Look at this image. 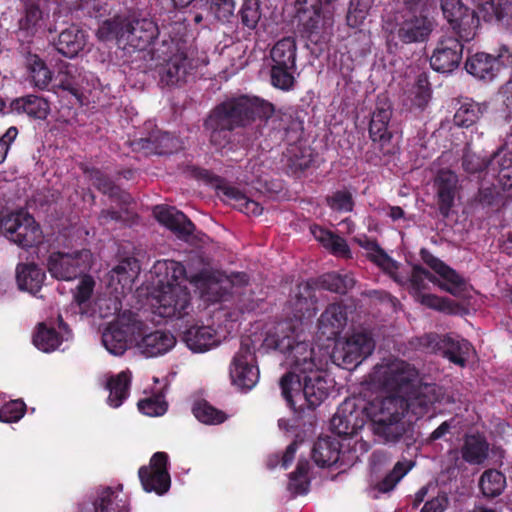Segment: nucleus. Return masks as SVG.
Returning <instances> with one entry per match:
<instances>
[{
  "label": "nucleus",
  "mask_w": 512,
  "mask_h": 512,
  "mask_svg": "<svg viewBox=\"0 0 512 512\" xmlns=\"http://www.w3.org/2000/svg\"><path fill=\"white\" fill-rule=\"evenodd\" d=\"M263 346L285 356L289 370L280 379L281 394L295 412L314 410L328 396L330 383L314 357L312 345L297 332L291 322L278 323L270 330Z\"/></svg>",
  "instance_id": "f257e3e1"
},
{
  "label": "nucleus",
  "mask_w": 512,
  "mask_h": 512,
  "mask_svg": "<svg viewBox=\"0 0 512 512\" xmlns=\"http://www.w3.org/2000/svg\"><path fill=\"white\" fill-rule=\"evenodd\" d=\"M26 412V404L23 400H10L0 408V421L4 423L18 422Z\"/></svg>",
  "instance_id": "5fc2aeb1"
},
{
  "label": "nucleus",
  "mask_w": 512,
  "mask_h": 512,
  "mask_svg": "<svg viewBox=\"0 0 512 512\" xmlns=\"http://www.w3.org/2000/svg\"><path fill=\"white\" fill-rule=\"evenodd\" d=\"M421 302V304L441 311V312H451L453 302L448 298L439 297L434 294H420L417 296Z\"/></svg>",
  "instance_id": "680f3d73"
},
{
  "label": "nucleus",
  "mask_w": 512,
  "mask_h": 512,
  "mask_svg": "<svg viewBox=\"0 0 512 512\" xmlns=\"http://www.w3.org/2000/svg\"><path fill=\"white\" fill-rule=\"evenodd\" d=\"M187 347L196 353H202L218 345L216 331L210 326H189L182 335Z\"/></svg>",
  "instance_id": "cd10ccee"
},
{
  "label": "nucleus",
  "mask_w": 512,
  "mask_h": 512,
  "mask_svg": "<svg viewBox=\"0 0 512 512\" xmlns=\"http://www.w3.org/2000/svg\"><path fill=\"white\" fill-rule=\"evenodd\" d=\"M90 179L92 185L104 195H107L118 205L127 206L131 203L132 197L125 190L121 189L114 181L100 170H91Z\"/></svg>",
  "instance_id": "c756f323"
},
{
  "label": "nucleus",
  "mask_w": 512,
  "mask_h": 512,
  "mask_svg": "<svg viewBox=\"0 0 512 512\" xmlns=\"http://www.w3.org/2000/svg\"><path fill=\"white\" fill-rule=\"evenodd\" d=\"M413 464L409 462L398 461L393 469L388 472L382 480L377 482L375 489L381 493L392 491L401 479L411 470Z\"/></svg>",
  "instance_id": "3c124183"
},
{
  "label": "nucleus",
  "mask_w": 512,
  "mask_h": 512,
  "mask_svg": "<svg viewBox=\"0 0 512 512\" xmlns=\"http://www.w3.org/2000/svg\"><path fill=\"white\" fill-rule=\"evenodd\" d=\"M10 108L12 112L27 114L37 119H45L50 111L49 104L45 99L32 95L13 100Z\"/></svg>",
  "instance_id": "e433bc0d"
},
{
  "label": "nucleus",
  "mask_w": 512,
  "mask_h": 512,
  "mask_svg": "<svg viewBox=\"0 0 512 512\" xmlns=\"http://www.w3.org/2000/svg\"><path fill=\"white\" fill-rule=\"evenodd\" d=\"M255 362L252 340L249 337L242 339L230 368V376L235 385L245 390H250L256 385L259 379V369Z\"/></svg>",
  "instance_id": "9b49d317"
},
{
  "label": "nucleus",
  "mask_w": 512,
  "mask_h": 512,
  "mask_svg": "<svg viewBox=\"0 0 512 512\" xmlns=\"http://www.w3.org/2000/svg\"><path fill=\"white\" fill-rule=\"evenodd\" d=\"M273 112L270 103L257 97L241 96L219 105L206 120L205 125L211 131L212 142H218L221 134L223 138L237 126H245L251 120L268 118Z\"/></svg>",
  "instance_id": "20e7f679"
},
{
  "label": "nucleus",
  "mask_w": 512,
  "mask_h": 512,
  "mask_svg": "<svg viewBox=\"0 0 512 512\" xmlns=\"http://www.w3.org/2000/svg\"><path fill=\"white\" fill-rule=\"evenodd\" d=\"M365 423L363 411L352 401H344L330 421L332 432L343 438L356 435Z\"/></svg>",
  "instance_id": "6ab92c4d"
},
{
  "label": "nucleus",
  "mask_w": 512,
  "mask_h": 512,
  "mask_svg": "<svg viewBox=\"0 0 512 512\" xmlns=\"http://www.w3.org/2000/svg\"><path fill=\"white\" fill-rule=\"evenodd\" d=\"M169 457L166 452H156L152 455L148 466H141L138 476L143 489L150 493L163 495L171 486L168 471Z\"/></svg>",
  "instance_id": "2eb2a0df"
},
{
  "label": "nucleus",
  "mask_w": 512,
  "mask_h": 512,
  "mask_svg": "<svg viewBox=\"0 0 512 512\" xmlns=\"http://www.w3.org/2000/svg\"><path fill=\"white\" fill-rule=\"evenodd\" d=\"M311 456L317 466L330 467L339 460L340 443L329 436L320 437L313 445Z\"/></svg>",
  "instance_id": "2f4dec72"
},
{
  "label": "nucleus",
  "mask_w": 512,
  "mask_h": 512,
  "mask_svg": "<svg viewBox=\"0 0 512 512\" xmlns=\"http://www.w3.org/2000/svg\"><path fill=\"white\" fill-rule=\"evenodd\" d=\"M132 374L129 370L121 371L108 378L106 389L109 391L107 403L113 408L120 407L128 398L131 386Z\"/></svg>",
  "instance_id": "72a5a7b5"
},
{
  "label": "nucleus",
  "mask_w": 512,
  "mask_h": 512,
  "mask_svg": "<svg viewBox=\"0 0 512 512\" xmlns=\"http://www.w3.org/2000/svg\"><path fill=\"white\" fill-rule=\"evenodd\" d=\"M95 287V281L92 276L82 274L79 284L74 293V300L78 305L86 303L92 296Z\"/></svg>",
  "instance_id": "bf43d9fd"
},
{
  "label": "nucleus",
  "mask_w": 512,
  "mask_h": 512,
  "mask_svg": "<svg viewBox=\"0 0 512 512\" xmlns=\"http://www.w3.org/2000/svg\"><path fill=\"white\" fill-rule=\"evenodd\" d=\"M168 404L161 393L153 394L138 402V409L147 416H162L166 413Z\"/></svg>",
  "instance_id": "864d4df0"
},
{
  "label": "nucleus",
  "mask_w": 512,
  "mask_h": 512,
  "mask_svg": "<svg viewBox=\"0 0 512 512\" xmlns=\"http://www.w3.org/2000/svg\"><path fill=\"white\" fill-rule=\"evenodd\" d=\"M486 106L477 102L463 103L454 115V122L459 127H470L475 124L485 111Z\"/></svg>",
  "instance_id": "8fccbe9b"
},
{
  "label": "nucleus",
  "mask_w": 512,
  "mask_h": 512,
  "mask_svg": "<svg viewBox=\"0 0 512 512\" xmlns=\"http://www.w3.org/2000/svg\"><path fill=\"white\" fill-rule=\"evenodd\" d=\"M151 272L162 287L157 297V313L163 318H177L189 324L193 308L190 291L181 285V281L187 279L184 265L169 259L158 260Z\"/></svg>",
  "instance_id": "7ed1b4c3"
},
{
  "label": "nucleus",
  "mask_w": 512,
  "mask_h": 512,
  "mask_svg": "<svg viewBox=\"0 0 512 512\" xmlns=\"http://www.w3.org/2000/svg\"><path fill=\"white\" fill-rule=\"evenodd\" d=\"M441 9L452 29L464 41H469L475 36L479 17L483 18L478 9L477 12L470 10L461 0H441Z\"/></svg>",
  "instance_id": "ddd939ff"
},
{
  "label": "nucleus",
  "mask_w": 512,
  "mask_h": 512,
  "mask_svg": "<svg viewBox=\"0 0 512 512\" xmlns=\"http://www.w3.org/2000/svg\"><path fill=\"white\" fill-rule=\"evenodd\" d=\"M368 10L366 6H362L359 3H351L350 9L347 14V23L351 27L360 26L366 19Z\"/></svg>",
  "instance_id": "338daca9"
},
{
  "label": "nucleus",
  "mask_w": 512,
  "mask_h": 512,
  "mask_svg": "<svg viewBox=\"0 0 512 512\" xmlns=\"http://www.w3.org/2000/svg\"><path fill=\"white\" fill-rule=\"evenodd\" d=\"M125 43L137 49L145 48L156 36L157 26L150 19H124Z\"/></svg>",
  "instance_id": "a878e982"
},
{
  "label": "nucleus",
  "mask_w": 512,
  "mask_h": 512,
  "mask_svg": "<svg viewBox=\"0 0 512 512\" xmlns=\"http://www.w3.org/2000/svg\"><path fill=\"white\" fill-rule=\"evenodd\" d=\"M273 65L295 67L296 44L292 38L278 41L271 50Z\"/></svg>",
  "instance_id": "49530a36"
},
{
  "label": "nucleus",
  "mask_w": 512,
  "mask_h": 512,
  "mask_svg": "<svg viewBox=\"0 0 512 512\" xmlns=\"http://www.w3.org/2000/svg\"><path fill=\"white\" fill-rule=\"evenodd\" d=\"M59 328L63 334L56 331L53 327H47L45 323L38 325V330L33 336L34 345L41 351L49 353L56 350L64 340L71 337V331L68 325L63 321L62 317H58Z\"/></svg>",
  "instance_id": "bb28decb"
},
{
  "label": "nucleus",
  "mask_w": 512,
  "mask_h": 512,
  "mask_svg": "<svg viewBox=\"0 0 512 512\" xmlns=\"http://www.w3.org/2000/svg\"><path fill=\"white\" fill-rule=\"evenodd\" d=\"M310 231L314 238L333 254L344 256L350 253L346 240L334 234L332 231L317 224L312 225Z\"/></svg>",
  "instance_id": "79ce46f5"
},
{
  "label": "nucleus",
  "mask_w": 512,
  "mask_h": 512,
  "mask_svg": "<svg viewBox=\"0 0 512 512\" xmlns=\"http://www.w3.org/2000/svg\"><path fill=\"white\" fill-rule=\"evenodd\" d=\"M463 46L459 40L449 37L439 42L430 58L432 68L440 73L456 69L462 58Z\"/></svg>",
  "instance_id": "412c9836"
},
{
  "label": "nucleus",
  "mask_w": 512,
  "mask_h": 512,
  "mask_svg": "<svg viewBox=\"0 0 512 512\" xmlns=\"http://www.w3.org/2000/svg\"><path fill=\"white\" fill-rule=\"evenodd\" d=\"M419 373L417 369L403 360L390 363L382 376V386L391 396H405L418 383Z\"/></svg>",
  "instance_id": "dca6fc26"
},
{
  "label": "nucleus",
  "mask_w": 512,
  "mask_h": 512,
  "mask_svg": "<svg viewBox=\"0 0 512 512\" xmlns=\"http://www.w3.org/2000/svg\"><path fill=\"white\" fill-rule=\"evenodd\" d=\"M422 261L429 266L441 279L440 281L429 270L420 265H414L409 278L411 289L418 296L427 289L426 280L454 296L460 295L465 289L464 279L450 266L435 257L428 249L420 250Z\"/></svg>",
  "instance_id": "39448f33"
},
{
  "label": "nucleus",
  "mask_w": 512,
  "mask_h": 512,
  "mask_svg": "<svg viewBox=\"0 0 512 512\" xmlns=\"http://www.w3.org/2000/svg\"><path fill=\"white\" fill-rule=\"evenodd\" d=\"M259 4L257 0H245L241 9V18L248 28H255L260 20Z\"/></svg>",
  "instance_id": "052dcab7"
},
{
  "label": "nucleus",
  "mask_w": 512,
  "mask_h": 512,
  "mask_svg": "<svg viewBox=\"0 0 512 512\" xmlns=\"http://www.w3.org/2000/svg\"><path fill=\"white\" fill-rule=\"evenodd\" d=\"M391 115L390 106L383 104L376 107L371 117L369 125L370 137L373 142L379 143L381 149H384L391 139V133L388 130Z\"/></svg>",
  "instance_id": "7c9ffc66"
},
{
  "label": "nucleus",
  "mask_w": 512,
  "mask_h": 512,
  "mask_svg": "<svg viewBox=\"0 0 512 512\" xmlns=\"http://www.w3.org/2000/svg\"><path fill=\"white\" fill-rule=\"evenodd\" d=\"M485 21L502 22L512 18V0H472Z\"/></svg>",
  "instance_id": "f704fd0d"
},
{
  "label": "nucleus",
  "mask_w": 512,
  "mask_h": 512,
  "mask_svg": "<svg viewBox=\"0 0 512 512\" xmlns=\"http://www.w3.org/2000/svg\"><path fill=\"white\" fill-rule=\"evenodd\" d=\"M91 258L92 254L88 249L72 253L56 251L49 254L46 267L53 278L71 281L82 276L90 268Z\"/></svg>",
  "instance_id": "9d476101"
},
{
  "label": "nucleus",
  "mask_w": 512,
  "mask_h": 512,
  "mask_svg": "<svg viewBox=\"0 0 512 512\" xmlns=\"http://www.w3.org/2000/svg\"><path fill=\"white\" fill-rule=\"evenodd\" d=\"M358 244L366 251L368 260L376 264L383 271L391 274L398 268L397 262L385 252L377 240L365 237L362 240H358Z\"/></svg>",
  "instance_id": "4c0bfd02"
},
{
  "label": "nucleus",
  "mask_w": 512,
  "mask_h": 512,
  "mask_svg": "<svg viewBox=\"0 0 512 512\" xmlns=\"http://www.w3.org/2000/svg\"><path fill=\"white\" fill-rule=\"evenodd\" d=\"M182 173L187 178L202 181L216 187L227 198L238 202L243 207L242 209L245 213L253 215H260L262 213L263 208L256 201L248 199L239 189L224 184L223 178L213 174L210 170L191 164L186 165Z\"/></svg>",
  "instance_id": "f8f14e48"
},
{
  "label": "nucleus",
  "mask_w": 512,
  "mask_h": 512,
  "mask_svg": "<svg viewBox=\"0 0 512 512\" xmlns=\"http://www.w3.org/2000/svg\"><path fill=\"white\" fill-rule=\"evenodd\" d=\"M326 204L338 212H351L354 208L353 196L348 190H338L327 196Z\"/></svg>",
  "instance_id": "6e6d98bb"
},
{
  "label": "nucleus",
  "mask_w": 512,
  "mask_h": 512,
  "mask_svg": "<svg viewBox=\"0 0 512 512\" xmlns=\"http://www.w3.org/2000/svg\"><path fill=\"white\" fill-rule=\"evenodd\" d=\"M416 346L422 351L440 354L459 367L466 366L471 349V344L465 339H454L432 332L417 337Z\"/></svg>",
  "instance_id": "6e6552de"
},
{
  "label": "nucleus",
  "mask_w": 512,
  "mask_h": 512,
  "mask_svg": "<svg viewBox=\"0 0 512 512\" xmlns=\"http://www.w3.org/2000/svg\"><path fill=\"white\" fill-rule=\"evenodd\" d=\"M449 505V498L445 492L425 502L420 512H444Z\"/></svg>",
  "instance_id": "774afa93"
},
{
  "label": "nucleus",
  "mask_w": 512,
  "mask_h": 512,
  "mask_svg": "<svg viewBox=\"0 0 512 512\" xmlns=\"http://www.w3.org/2000/svg\"><path fill=\"white\" fill-rule=\"evenodd\" d=\"M27 65L31 79L35 86L44 88L50 83L52 79V73L37 55H31L28 58Z\"/></svg>",
  "instance_id": "603ef678"
},
{
  "label": "nucleus",
  "mask_w": 512,
  "mask_h": 512,
  "mask_svg": "<svg viewBox=\"0 0 512 512\" xmlns=\"http://www.w3.org/2000/svg\"><path fill=\"white\" fill-rule=\"evenodd\" d=\"M467 72L476 78L493 80L499 73V64L491 54L484 52L476 53L466 61Z\"/></svg>",
  "instance_id": "473e14b6"
},
{
  "label": "nucleus",
  "mask_w": 512,
  "mask_h": 512,
  "mask_svg": "<svg viewBox=\"0 0 512 512\" xmlns=\"http://www.w3.org/2000/svg\"><path fill=\"white\" fill-rule=\"evenodd\" d=\"M141 322L129 324H111L102 334V343L109 353L120 356L133 344L137 342L136 330L141 329Z\"/></svg>",
  "instance_id": "aec40b11"
},
{
  "label": "nucleus",
  "mask_w": 512,
  "mask_h": 512,
  "mask_svg": "<svg viewBox=\"0 0 512 512\" xmlns=\"http://www.w3.org/2000/svg\"><path fill=\"white\" fill-rule=\"evenodd\" d=\"M85 44L84 32L76 26H71L60 33L56 47L61 54L72 58L84 48Z\"/></svg>",
  "instance_id": "c9c22d12"
},
{
  "label": "nucleus",
  "mask_w": 512,
  "mask_h": 512,
  "mask_svg": "<svg viewBox=\"0 0 512 512\" xmlns=\"http://www.w3.org/2000/svg\"><path fill=\"white\" fill-rule=\"evenodd\" d=\"M488 443L479 435H469L461 448L462 458L470 464H480L488 456Z\"/></svg>",
  "instance_id": "37998d69"
},
{
  "label": "nucleus",
  "mask_w": 512,
  "mask_h": 512,
  "mask_svg": "<svg viewBox=\"0 0 512 512\" xmlns=\"http://www.w3.org/2000/svg\"><path fill=\"white\" fill-rule=\"evenodd\" d=\"M212 11L221 20H228L234 13L235 0H212Z\"/></svg>",
  "instance_id": "69168bd1"
},
{
  "label": "nucleus",
  "mask_w": 512,
  "mask_h": 512,
  "mask_svg": "<svg viewBox=\"0 0 512 512\" xmlns=\"http://www.w3.org/2000/svg\"><path fill=\"white\" fill-rule=\"evenodd\" d=\"M39 5L28 3L25 8V15L19 20V33L24 38L31 37L44 27L45 17Z\"/></svg>",
  "instance_id": "a19ab883"
},
{
  "label": "nucleus",
  "mask_w": 512,
  "mask_h": 512,
  "mask_svg": "<svg viewBox=\"0 0 512 512\" xmlns=\"http://www.w3.org/2000/svg\"><path fill=\"white\" fill-rule=\"evenodd\" d=\"M295 67H283L278 65H272L271 69V82L276 88L282 90H289L293 83V70Z\"/></svg>",
  "instance_id": "4d7b16f0"
},
{
  "label": "nucleus",
  "mask_w": 512,
  "mask_h": 512,
  "mask_svg": "<svg viewBox=\"0 0 512 512\" xmlns=\"http://www.w3.org/2000/svg\"><path fill=\"white\" fill-rule=\"evenodd\" d=\"M506 487L505 475L496 470L488 469L479 479V488L484 497L493 499L502 494Z\"/></svg>",
  "instance_id": "c03bdc74"
},
{
  "label": "nucleus",
  "mask_w": 512,
  "mask_h": 512,
  "mask_svg": "<svg viewBox=\"0 0 512 512\" xmlns=\"http://www.w3.org/2000/svg\"><path fill=\"white\" fill-rule=\"evenodd\" d=\"M444 396L442 388L436 384H419L405 396H388L370 404L367 417L369 429L383 443L395 444L403 440L409 447L415 442L414 430L403 421L405 413L411 412L417 418L426 415L434 404Z\"/></svg>",
  "instance_id": "f03ea898"
},
{
  "label": "nucleus",
  "mask_w": 512,
  "mask_h": 512,
  "mask_svg": "<svg viewBox=\"0 0 512 512\" xmlns=\"http://www.w3.org/2000/svg\"><path fill=\"white\" fill-rule=\"evenodd\" d=\"M172 55L159 67L161 83L173 86L186 80V77L198 67V61L188 59L186 51L175 46Z\"/></svg>",
  "instance_id": "a211bd4d"
},
{
  "label": "nucleus",
  "mask_w": 512,
  "mask_h": 512,
  "mask_svg": "<svg viewBox=\"0 0 512 512\" xmlns=\"http://www.w3.org/2000/svg\"><path fill=\"white\" fill-rule=\"evenodd\" d=\"M397 36L404 43L425 41L434 28V22L411 8H404L395 18Z\"/></svg>",
  "instance_id": "4468645a"
},
{
  "label": "nucleus",
  "mask_w": 512,
  "mask_h": 512,
  "mask_svg": "<svg viewBox=\"0 0 512 512\" xmlns=\"http://www.w3.org/2000/svg\"><path fill=\"white\" fill-rule=\"evenodd\" d=\"M96 35L103 42L116 40L119 44L125 43L124 19L115 17L104 21L98 28Z\"/></svg>",
  "instance_id": "09e8293b"
},
{
  "label": "nucleus",
  "mask_w": 512,
  "mask_h": 512,
  "mask_svg": "<svg viewBox=\"0 0 512 512\" xmlns=\"http://www.w3.org/2000/svg\"><path fill=\"white\" fill-rule=\"evenodd\" d=\"M181 148L182 145L177 138L159 131L155 132L151 138L140 139L139 141L133 143V150H143L144 156H149L152 154L158 156H169Z\"/></svg>",
  "instance_id": "393cba45"
},
{
  "label": "nucleus",
  "mask_w": 512,
  "mask_h": 512,
  "mask_svg": "<svg viewBox=\"0 0 512 512\" xmlns=\"http://www.w3.org/2000/svg\"><path fill=\"white\" fill-rule=\"evenodd\" d=\"M375 349V341L365 332L353 333L343 342H337L331 359L336 365L352 370L372 354Z\"/></svg>",
  "instance_id": "1a4fd4ad"
},
{
  "label": "nucleus",
  "mask_w": 512,
  "mask_h": 512,
  "mask_svg": "<svg viewBox=\"0 0 512 512\" xmlns=\"http://www.w3.org/2000/svg\"><path fill=\"white\" fill-rule=\"evenodd\" d=\"M154 215L158 222L171 230L179 239L187 240L194 232V223L174 207L156 206Z\"/></svg>",
  "instance_id": "4be33fe9"
},
{
  "label": "nucleus",
  "mask_w": 512,
  "mask_h": 512,
  "mask_svg": "<svg viewBox=\"0 0 512 512\" xmlns=\"http://www.w3.org/2000/svg\"><path fill=\"white\" fill-rule=\"evenodd\" d=\"M310 464L306 459H299L295 471L289 474L288 490L293 495H305L309 492Z\"/></svg>",
  "instance_id": "a18cd8bd"
},
{
  "label": "nucleus",
  "mask_w": 512,
  "mask_h": 512,
  "mask_svg": "<svg viewBox=\"0 0 512 512\" xmlns=\"http://www.w3.org/2000/svg\"><path fill=\"white\" fill-rule=\"evenodd\" d=\"M439 214L448 218L461 191L458 175L450 169H440L433 179Z\"/></svg>",
  "instance_id": "f3484780"
},
{
  "label": "nucleus",
  "mask_w": 512,
  "mask_h": 512,
  "mask_svg": "<svg viewBox=\"0 0 512 512\" xmlns=\"http://www.w3.org/2000/svg\"><path fill=\"white\" fill-rule=\"evenodd\" d=\"M1 232L23 249L42 243L43 232L34 217L23 210L11 212L0 219Z\"/></svg>",
  "instance_id": "423d86ee"
},
{
  "label": "nucleus",
  "mask_w": 512,
  "mask_h": 512,
  "mask_svg": "<svg viewBox=\"0 0 512 512\" xmlns=\"http://www.w3.org/2000/svg\"><path fill=\"white\" fill-rule=\"evenodd\" d=\"M192 413L198 421L207 425H218L227 419L223 411L215 408L204 399L193 404Z\"/></svg>",
  "instance_id": "de8ad7c7"
},
{
  "label": "nucleus",
  "mask_w": 512,
  "mask_h": 512,
  "mask_svg": "<svg viewBox=\"0 0 512 512\" xmlns=\"http://www.w3.org/2000/svg\"><path fill=\"white\" fill-rule=\"evenodd\" d=\"M475 201L483 208H496L500 205L501 194L492 184L489 187L479 188Z\"/></svg>",
  "instance_id": "13d9d810"
},
{
  "label": "nucleus",
  "mask_w": 512,
  "mask_h": 512,
  "mask_svg": "<svg viewBox=\"0 0 512 512\" xmlns=\"http://www.w3.org/2000/svg\"><path fill=\"white\" fill-rule=\"evenodd\" d=\"M347 319L346 305L329 304L318 319V331L327 340L335 339L345 328Z\"/></svg>",
  "instance_id": "5701e85b"
},
{
  "label": "nucleus",
  "mask_w": 512,
  "mask_h": 512,
  "mask_svg": "<svg viewBox=\"0 0 512 512\" xmlns=\"http://www.w3.org/2000/svg\"><path fill=\"white\" fill-rule=\"evenodd\" d=\"M356 284V280L353 275L350 273H337L330 272L321 275L317 281L316 285L320 289L327 290L330 292H334L337 294L344 295L348 291H350Z\"/></svg>",
  "instance_id": "ea45409f"
},
{
  "label": "nucleus",
  "mask_w": 512,
  "mask_h": 512,
  "mask_svg": "<svg viewBox=\"0 0 512 512\" xmlns=\"http://www.w3.org/2000/svg\"><path fill=\"white\" fill-rule=\"evenodd\" d=\"M246 273H236L231 276L209 281L204 291V297L210 302H227L234 300L240 313L250 312L256 308L252 299H244L245 293L241 292V285L247 284Z\"/></svg>",
  "instance_id": "0eeeda50"
},
{
  "label": "nucleus",
  "mask_w": 512,
  "mask_h": 512,
  "mask_svg": "<svg viewBox=\"0 0 512 512\" xmlns=\"http://www.w3.org/2000/svg\"><path fill=\"white\" fill-rule=\"evenodd\" d=\"M92 512H129V503L126 497H121L119 493L113 491L110 487L103 489L92 503Z\"/></svg>",
  "instance_id": "58836bf2"
},
{
  "label": "nucleus",
  "mask_w": 512,
  "mask_h": 512,
  "mask_svg": "<svg viewBox=\"0 0 512 512\" xmlns=\"http://www.w3.org/2000/svg\"><path fill=\"white\" fill-rule=\"evenodd\" d=\"M46 279V272L36 263H19L16 267V281L20 290L36 295Z\"/></svg>",
  "instance_id": "c85d7f7f"
},
{
  "label": "nucleus",
  "mask_w": 512,
  "mask_h": 512,
  "mask_svg": "<svg viewBox=\"0 0 512 512\" xmlns=\"http://www.w3.org/2000/svg\"><path fill=\"white\" fill-rule=\"evenodd\" d=\"M494 164L499 162H462L463 169L470 175H477L478 179H486L490 169L495 170Z\"/></svg>",
  "instance_id": "0e129e2a"
},
{
  "label": "nucleus",
  "mask_w": 512,
  "mask_h": 512,
  "mask_svg": "<svg viewBox=\"0 0 512 512\" xmlns=\"http://www.w3.org/2000/svg\"><path fill=\"white\" fill-rule=\"evenodd\" d=\"M176 344L175 336L169 331L155 330L137 339L136 346L146 357H157L169 352Z\"/></svg>",
  "instance_id": "b1692460"
},
{
  "label": "nucleus",
  "mask_w": 512,
  "mask_h": 512,
  "mask_svg": "<svg viewBox=\"0 0 512 512\" xmlns=\"http://www.w3.org/2000/svg\"><path fill=\"white\" fill-rule=\"evenodd\" d=\"M297 449H298V442L297 441L291 442L287 446V448L284 451L281 458H279L278 455H275V456L269 458L268 464H267L268 467L274 468L280 462L282 468L287 469L293 462V460L295 458V454L297 452Z\"/></svg>",
  "instance_id": "e2e57ef3"
}]
</instances>
